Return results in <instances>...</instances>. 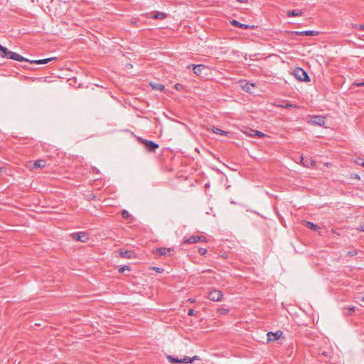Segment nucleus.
<instances>
[{
	"label": "nucleus",
	"instance_id": "nucleus-1",
	"mask_svg": "<svg viewBox=\"0 0 364 364\" xmlns=\"http://www.w3.org/2000/svg\"><path fill=\"white\" fill-rule=\"evenodd\" d=\"M0 56L2 58H7L9 59H11V60H17V61H20V62L26 61V62H29L31 64L34 63V64H38V65L46 64L49 62L55 60L57 59V58L53 57V58L41 59V60H30L16 53L9 51L6 47L2 46L1 44H0Z\"/></svg>",
	"mask_w": 364,
	"mask_h": 364
},
{
	"label": "nucleus",
	"instance_id": "nucleus-2",
	"mask_svg": "<svg viewBox=\"0 0 364 364\" xmlns=\"http://www.w3.org/2000/svg\"><path fill=\"white\" fill-rule=\"evenodd\" d=\"M293 74H294V77L299 81H303V82H309L310 81L309 76L308 75L306 72L301 68H299V67L296 68L293 71Z\"/></svg>",
	"mask_w": 364,
	"mask_h": 364
},
{
	"label": "nucleus",
	"instance_id": "nucleus-3",
	"mask_svg": "<svg viewBox=\"0 0 364 364\" xmlns=\"http://www.w3.org/2000/svg\"><path fill=\"white\" fill-rule=\"evenodd\" d=\"M139 141L144 146L146 149L150 152H155L159 148V144L147 139L139 138Z\"/></svg>",
	"mask_w": 364,
	"mask_h": 364
},
{
	"label": "nucleus",
	"instance_id": "nucleus-4",
	"mask_svg": "<svg viewBox=\"0 0 364 364\" xmlns=\"http://www.w3.org/2000/svg\"><path fill=\"white\" fill-rule=\"evenodd\" d=\"M198 242H206L205 237L200 235H192L188 238L184 239L183 243L195 244Z\"/></svg>",
	"mask_w": 364,
	"mask_h": 364
},
{
	"label": "nucleus",
	"instance_id": "nucleus-5",
	"mask_svg": "<svg viewBox=\"0 0 364 364\" xmlns=\"http://www.w3.org/2000/svg\"><path fill=\"white\" fill-rule=\"evenodd\" d=\"M223 296L221 291L215 289L208 293V298L213 301H219L222 299Z\"/></svg>",
	"mask_w": 364,
	"mask_h": 364
},
{
	"label": "nucleus",
	"instance_id": "nucleus-6",
	"mask_svg": "<svg viewBox=\"0 0 364 364\" xmlns=\"http://www.w3.org/2000/svg\"><path fill=\"white\" fill-rule=\"evenodd\" d=\"M73 239L80 241L82 242H87L89 236L87 233L85 232H75L72 234Z\"/></svg>",
	"mask_w": 364,
	"mask_h": 364
},
{
	"label": "nucleus",
	"instance_id": "nucleus-7",
	"mask_svg": "<svg viewBox=\"0 0 364 364\" xmlns=\"http://www.w3.org/2000/svg\"><path fill=\"white\" fill-rule=\"evenodd\" d=\"M310 122L313 124L322 127L325 124L326 118L322 116L314 115L310 117Z\"/></svg>",
	"mask_w": 364,
	"mask_h": 364
},
{
	"label": "nucleus",
	"instance_id": "nucleus-8",
	"mask_svg": "<svg viewBox=\"0 0 364 364\" xmlns=\"http://www.w3.org/2000/svg\"><path fill=\"white\" fill-rule=\"evenodd\" d=\"M283 335V332L282 331H277L275 333L269 332L267 333V340L268 341H275L279 339Z\"/></svg>",
	"mask_w": 364,
	"mask_h": 364
},
{
	"label": "nucleus",
	"instance_id": "nucleus-9",
	"mask_svg": "<svg viewBox=\"0 0 364 364\" xmlns=\"http://www.w3.org/2000/svg\"><path fill=\"white\" fill-rule=\"evenodd\" d=\"M146 16L148 18H155V19H164L168 16V14L164 12L156 11L154 14H152V13L146 14Z\"/></svg>",
	"mask_w": 364,
	"mask_h": 364
},
{
	"label": "nucleus",
	"instance_id": "nucleus-10",
	"mask_svg": "<svg viewBox=\"0 0 364 364\" xmlns=\"http://www.w3.org/2000/svg\"><path fill=\"white\" fill-rule=\"evenodd\" d=\"M297 36H316L319 34L318 31H295L294 32Z\"/></svg>",
	"mask_w": 364,
	"mask_h": 364
},
{
	"label": "nucleus",
	"instance_id": "nucleus-11",
	"mask_svg": "<svg viewBox=\"0 0 364 364\" xmlns=\"http://www.w3.org/2000/svg\"><path fill=\"white\" fill-rule=\"evenodd\" d=\"M119 254L124 258L132 259L135 257V253L132 250L121 251Z\"/></svg>",
	"mask_w": 364,
	"mask_h": 364
},
{
	"label": "nucleus",
	"instance_id": "nucleus-12",
	"mask_svg": "<svg viewBox=\"0 0 364 364\" xmlns=\"http://www.w3.org/2000/svg\"><path fill=\"white\" fill-rule=\"evenodd\" d=\"M242 87L245 92L252 93L253 88L255 87V85L254 83L246 82L244 85L242 86Z\"/></svg>",
	"mask_w": 364,
	"mask_h": 364
},
{
	"label": "nucleus",
	"instance_id": "nucleus-13",
	"mask_svg": "<svg viewBox=\"0 0 364 364\" xmlns=\"http://www.w3.org/2000/svg\"><path fill=\"white\" fill-rule=\"evenodd\" d=\"M193 70L195 74L199 75L201 74L202 71L205 68L203 65H192Z\"/></svg>",
	"mask_w": 364,
	"mask_h": 364
},
{
	"label": "nucleus",
	"instance_id": "nucleus-14",
	"mask_svg": "<svg viewBox=\"0 0 364 364\" xmlns=\"http://www.w3.org/2000/svg\"><path fill=\"white\" fill-rule=\"evenodd\" d=\"M231 23H232V25H233V26H235L236 27H239V28H244V29L251 28L253 27V26H251L247 25V24L241 23L239 21H237V20H232L231 21Z\"/></svg>",
	"mask_w": 364,
	"mask_h": 364
},
{
	"label": "nucleus",
	"instance_id": "nucleus-15",
	"mask_svg": "<svg viewBox=\"0 0 364 364\" xmlns=\"http://www.w3.org/2000/svg\"><path fill=\"white\" fill-rule=\"evenodd\" d=\"M173 251L171 248L159 247L156 250V252L160 255H166L168 252Z\"/></svg>",
	"mask_w": 364,
	"mask_h": 364
},
{
	"label": "nucleus",
	"instance_id": "nucleus-16",
	"mask_svg": "<svg viewBox=\"0 0 364 364\" xmlns=\"http://www.w3.org/2000/svg\"><path fill=\"white\" fill-rule=\"evenodd\" d=\"M302 164L306 166V167H311L314 165L315 162L314 160L311 159H304V158H301V160Z\"/></svg>",
	"mask_w": 364,
	"mask_h": 364
},
{
	"label": "nucleus",
	"instance_id": "nucleus-17",
	"mask_svg": "<svg viewBox=\"0 0 364 364\" xmlns=\"http://www.w3.org/2000/svg\"><path fill=\"white\" fill-rule=\"evenodd\" d=\"M195 360H199V358L197 355L193 358L185 356L183 359H181V363H192Z\"/></svg>",
	"mask_w": 364,
	"mask_h": 364
},
{
	"label": "nucleus",
	"instance_id": "nucleus-18",
	"mask_svg": "<svg viewBox=\"0 0 364 364\" xmlns=\"http://www.w3.org/2000/svg\"><path fill=\"white\" fill-rule=\"evenodd\" d=\"M46 166V161L44 159L36 160L33 164V168H43Z\"/></svg>",
	"mask_w": 364,
	"mask_h": 364
},
{
	"label": "nucleus",
	"instance_id": "nucleus-19",
	"mask_svg": "<svg viewBox=\"0 0 364 364\" xmlns=\"http://www.w3.org/2000/svg\"><path fill=\"white\" fill-rule=\"evenodd\" d=\"M305 226L315 231H317L320 229V227H318L316 224H314V223L309 221H305Z\"/></svg>",
	"mask_w": 364,
	"mask_h": 364
},
{
	"label": "nucleus",
	"instance_id": "nucleus-20",
	"mask_svg": "<svg viewBox=\"0 0 364 364\" xmlns=\"http://www.w3.org/2000/svg\"><path fill=\"white\" fill-rule=\"evenodd\" d=\"M150 85L153 90L163 91L165 89V86L160 83H150Z\"/></svg>",
	"mask_w": 364,
	"mask_h": 364
},
{
	"label": "nucleus",
	"instance_id": "nucleus-21",
	"mask_svg": "<svg viewBox=\"0 0 364 364\" xmlns=\"http://www.w3.org/2000/svg\"><path fill=\"white\" fill-rule=\"evenodd\" d=\"M302 16V12L298 10H291L287 11V16Z\"/></svg>",
	"mask_w": 364,
	"mask_h": 364
},
{
	"label": "nucleus",
	"instance_id": "nucleus-22",
	"mask_svg": "<svg viewBox=\"0 0 364 364\" xmlns=\"http://www.w3.org/2000/svg\"><path fill=\"white\" fill-rule=\"evenodd\" d=\"M167 359L171 363H181V359H178L177 358H174L172 355H167Z\"/></svg>",
	"mask_w": 364,
	"mask_h": 364
},
{
	"label": "nucleus",
	"instance_id": "nucleus-23",
	"mask_svg": "<svg viewBox=\"0 0 364 364\" xmlns=\"http://www.w3.org/2000/svg\"><path fill=\"white\" fill-rule=\"evenodd\" d=\"M213 132L215 133V134H220V135H227L228 132H225L219 128H217V127H213Z\"/></svg>",
	"mask_w": 364,
	"mask_h": 364
},
{
	"label": "nucleus",
	"instance_id": "nucleus-24",
	"mask_svg": "<svg viewBox=\"0 0 364 364\" xmlns=\"http://www.w3.org/2000/svg\"><path fill=\"white\" fill-rule=\"evenodd\" d=\"M252 132H253V134H251V136H257L259 138H262L265 136V134L259 131H257V130H252Z\"/></svg>",
	"mask_w": 364,
	"mask_h": 364
},
{
	"label": "nucleus",
	"instance_id": "nucleus-25",
	"mask_svg": "<svg viewBox=\"0 0 364 364\" xmlns=\"http://www.w3.org/2000/svg\"><path fill=\"white\" fill-rule=\"evenodd\" d=\"M279 107H281L282 108H286V109L297 107V106L296 105L291 104V103H284V104L279 105Z\"/></svg>",
	"mask_w": 364,
	"mask_h": 364
},
{
	"label": "nucleus",
	"instance_id": "nucleus-26",
	"mask_svg": "<svg viewBox=\"0 0 364 364\" xmlns=\"http://www.w3.org/2000/svg\"><path fill=\"white\" fill-rule=\"evenodd\" d=\"M122 216L124 219H129L131 217V215L129 213V212L126 210H122Z\"/></svg>",
	"mask_w": 364,
	"mask_h": 364
},
{
	"label": "nucleus",
	"instance_id": "nucleus-27",
	"mask_svg": "<svg viewBox=\"0 0 364 364\" xmlns=\"http://www.w3.org/2000/svg\"><path fill=\"white\" fill-rule=\"evenodd\" d=\"M363 161H364V159H362V158H360V157L356 158V159H355V164H358V165H359V166H362V162H363Z\"/></svg>",
	"mask_w": 364,
	"mask_h": 364
},
{
	"label": "nucleus",
	"instance_id": "nucleus-28",
	"mask_svg": "<svg viewBox=\"0 0 364 364\" xmlns=\"http://www.w3.org/2000/svg\"><path fill=\"white\" fill-rule=\"evenodd\" d=\"M126 269H127V270H130V267H129V266H127V265L123 266V267H122L121 268H119V272L120 273H122V272H124V270H126Z\"/></svg>",
	"mask_w": 364,
	"mask_h": 364
},
{
	"label": "nucleus",
	"instance_id": "nucleus-29",
	"mask_svg": "<svg viewBox=\"0 0 364 364\" xmlns=\"http://www.w3.org/2000/svg\"><path fill=\"white\" fill-rule=\"evenodd\" d=\"M198 252L200 255H205L207 252V250L205 248H200Z\"/></svg>",
	"mask_w": 364,
	"mask_h": 364
},
{
	"label": "nucleus",
	"instance_id": "nucleus-30",
	"mask_svg": "<svg viewBox=\"0 0 364 364\" xmlns=\"http://www.w3.org/2000/svg\"><path fill=\"white\" fill-rule=\"evenodd\" d=\"M357 254H358V252H357V250H353L349 251V252H348V255H350V256H351V257L355 256V255H356Z\"/></svg>",
	"mask_w": 364,
	"mask_h": 364
},
{
	"label": "nucleus",
	"instance_id": "nucleus-31",
	"mask_svg": "<svg viewBox=\"0 0 364 364\" xmlns=\"http://www.w3.org/2000/svg\"><path fill=\"white\" fill-rule=\"evenodd\" d=\"M355 28H358L359 30H363L364 31V24L355 25Z\"/></svg>",
	"mask_w": 364,
	"mask_h": 364
},
{
	"label": "nucleus",
	"instance_id": "nucleus-32",
	"mask_svg": "<svg viewBox=\"0 0 364 364\" xmlns=\"http://www.w3.org/2000/svg\"><path fill=\"white\" fill-rule=\"evenodd\" d=\"M348 309L350 311L348 314H351L352 313H353L355 311V306H350L348 308Z\"/></svg>",
	"mask_w": 364,
	"mask_h": 364
},
{
	"label": "nucleus",
	"instance_id": "nucleus-33",
	"mask_svg": "<svg viewBox=\"0 0 364 364\" xmlns=\"http://www.w3.org/2000/svg\"><path fill=\"white\" fill-rule=\"evenodd\" d=\"M195 314V311L193 309H189L188 312V316H193Z\"/></svg>",
	"mask_w": 364,
	"mask_h": 364
},
{
	"label": "nucleus",
	"instance_id": "nucleus-34",
	"mask_svg": "<svg viewBox=\"0 0 364 364\" xmlns=\"http://www.w3.org/2000/svg\"><path fill=\"white\" fill-rule=\"evenodd\" d=\"M358 230L362 231V232H364V223L360 224V225L359 226Z\"/></svg>",
	"mask_w": 364,
	"mask_h": 364
},
{
	"label": "nucleus",
	"instance_id": "nucleus-35",
	"mask_svg": "<svg viewBox=\"0 0 364 364\" xmlns=\"http://www.w3.org/2000/svg\"><path fill=\"white\" fill-rule=\"evenodd\" d=\"M175 87L177 90H180V88L182 87V85L181 84L177 83L176 84Z\"/></svg>",
	"mask_w": 364,
	"mask_h": 364
},
{
	"label": "nucleus",
	"instance_id": "nucleus-36",
	"mask_svg": "<svg viewBox=\"0 0 364 364\" xmlns=\"http://www.w3.org/2000/svg\"><path fill=\"white\" fill-rule=\"evenodd\" d=\"M352 178H356V179H360L359 175H358L356 173L353 174V176Z\"/></svg>",
	"mask_w": 364,
	"mask_h": 364
},
{
	"label": "nucleus",
	"instance_id": "nucleus-37",
	"mask_svg": "<svg viewBox=\"0 0 364 364\" xmlns=\"http://www.w3.org/2000/svg\"><path fill=\"white\" fill-rule=\"evenodd\" d=\"M356 85L358 87L363 86L364 85V82H360V83H357Z\"/></svg>",
	"mask_w": 364,
	"mask_h": 364
},
{
	"label": "nucleus",
	"instance_id": "nucleus-38",
	"mask_svg": "<svg viewBox=\"0 0 364 364\" xmlns=\"http://www.w3.org/2000/svg\"><path fill=\"white\" fill-rule=\"evenodd\" d=\"M237 1L240 3H246L247 1V0H237Z\"/></svg>",
	"mask_w": 364,
	"mask_h": 364
},
{
	"label": "nucleus",
	"instance_id": "nucleus-39",
	"mask_svg": "<svg viewBox=\"0 0 364 364\" xmlns=\"http://www.w3.org/2000/svg\"><path fill=\"white\" fill-rule=\"evenodd\" d=\"M154 269H156L158 272H160V269L159 267H155Z\"/></svg>",
	"mask_w": 364,
	"mask_h": 364
},
{
	"label": "nucleus",
	"instance_id": "nucleus-40",
	"mask_svg": "<svg viewBox=\"0 0 364 364\" xmlns=\"http://www.w3.org/2000/svg\"><path fill=\"white\" fill-rule=\"evenodd\" d=\"M360 299V301H364V296H363Z\"/></svg>",
	"mask_w": 364,
	"mask_h": 364
},
{
	"label": "nucleus",
	"instance_id": "nucleus-41",
	"mask_svg": "<svg viewBox=\"0 0 364 364\" xmlns=\"http://www.w3.org/2000/svg\"><path fill=\"white\" fill-rule=\"evenodd\" d=\"M362 166H363V167H364V161H363V162H362Z\"/></svg>",
	"mask_w": 364,
	"mask_h": 364
},
{
	"label": "nucleus",
	"instance_id": "nucleus-42",
	"mask_svg": "<svg viewBox=\"0 0 364 364\" xmlns=\"http://www.w3.org/2000/svg\"><path fill=\"white\" fill-rule=\"evenodd\" d=\"M1 172V168H0V173Z\"/></svg>",
	"mask_w": 364,
	"mask_h": 364
}]
</instances>
